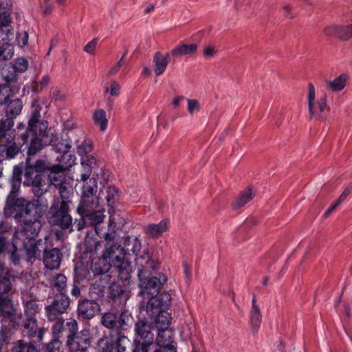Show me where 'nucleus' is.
Returning a JSON list of instances; mask_svg holds the SVG:
<instances>
[{
  "instance_id": "2",
  "label": "nucleus",
  "mask_w": 352,
  "mask_h": 352,
  "mask_svg": "<svg viewBox=\"0 0 352 352\" xmlns=\"http://www.w3.org/2000/svg\"><path fill=\"white\" fill-rule=\"evenodd\" d=\"M137 263L142 267L138 272L139 287L141 288L139 295L148 300L146 313L153 316L161 310L166 311L171 302V296L168 292L159 294L161 287L167 280L166 276L159 274L157 277L148 278V271L155 270V267L154 261L147 254L138 258Z\"/></svg>"
},
{
  "instance_id": "59",
  "label": "nucleus",
  "mask_w": 352,
  "mask_h": 352,
  "mask_svg": "<svg viewBox=\"0 0 352 352\" xmlns=\"http://www.w3.org/2000/svg\"><path fill=\"white\" fill-rule=\"evenodd\" d=\"M217 52L216 47L212 45H206L203 50V56L206 58H211L214 57Z\"/></svg>"
},
{
  "instance_id": "39",
  "label": "nucleus",
  "mask_w": 352,
  "mask_h": 352,
  "mask_svg": "<svg viewBox=\"0 0 352 352\" xmlns=\"http://www.w3.org/2000/svg\"><path fill=\"white\" fill-rule=\"evenodd\" d=\"M117 314L113 312H107L103 314L101 318L102 325L108 329H113L117 323Z\"/></svg>"
},
{
  "instance_id": "21",
  "label": "nucleus",
  "mask_w": 352,
  "mask_h": 352,
  "mask_svg": "<svg viewBox=\"0 0 352 352\" xmlns=\"http://www.w3.org/2000/svg\"><path fill=\"white\" fill-rule=\"evenodd\" d=\"M54 152L58 154H68L72 150V140L67 136L56 138L52 142Z\"/></svg>"
},
{
  "instance_id": "53",
  "label": "nucleus",
  "mask_w": 352,
  "mask_h": 352,
  "mask_svg": "<svg viewBox=\"0 0 352 352\" xmlns=\"http://www.w3.org/2000/svg\"><path fill=\"white\" fill-rule=\"evenodd\" d=\"M67 285V278L63 274H58L54 280V286L56 288V289L63 292L66 287Z\"/></svg>"
},
{
  "instance_id": "45",
  "label": "nucleus",
  "mask_w": 352,
  "mask_h": 352,
  "mask_svg": "<svg viewBox=\"0 0 352 352\" xmlns=\"http://www.w3.org/2000/svg\"><path fill=\"white\" fill-rule=\"evenodd\" d=\"M43 138H32L30 144L28 148V154H36L44 147L43 141Z\"/></svg>"
},
{
  "instance_id": "8",
  "label": "nucleus",
  "mask_w": 352,
  "mask_h": 352,
  "mask_svg": "<svg viewBox=\"0 0 352 352\" xmlns=\"http://www.w3.org/2000/svg\"><path fill=\"white\" fill-rule=\"evenodd\" d=\"M173 342L172 329L159 330L155 342H153L142 349L133 350V352H177Z\"/></svg>"
},
{
  "instance_id": "11",
  "label": "nucleus",
  "mask_w": 352,
  "mask_h": 352,
  "mask_svg": "<svg viewBox=\"0 0 352 352\" xmlns=\"http://www.w3.org/2000/svg\"><path fill=\"white\" fill-rule=\"evenodd\" d=\"M47 123L40 120V113L35 112L28 121V132L21 135L24 142H27L29 134L31 133L32 138H44L47 135Z\"/></svg>"
},
{
  "instance_id": "49",
  "label": "nucleus",
  "mask_w": 352,
  "mask_h": 352,
  "mask_svg": "<svg viewBox=\"0 0 352 352\" xmlns=\"http://www.w3.org/2000/svg\"><path fill=\"white\" fill-rule=\"evenodd\" d=\"M105 199L108 206L113 205L118 197V192L116 188L109 186L104 190Z\"/></svg>"
},
{
  "instance_id": "5",
  "label": "nucleus",
  "mask_w": 352,
  "mask_h": 352,
  "mask_svg": "<svg viewBox=\"0 0 352 352\" xmlns=\"http://www.w3.org/2000/svg\"><path fill=\"white\" fill-rule=\"evenodd\" d=\"M75 155H60L58 157L57 160L62 163L64 160H67L65 164H61L57 166H52V170L48 176L50 183L55 188L58 189L59 194L63 201H67L69 196V190L68 184L65 182L63 170L71 167L74 160L72 159Z\"/></svg>"
},
{
  "instance_id": "26",
  "label": "nucleus",
  "mask_w": 352,
  "mask_h": 352,
  "mask_svg": "<svg viewBox=\"0 0 352 352\" xmlns=\"http://www.w3.org/2000/svg\"><path fill=\"white\" fill-rule=\"evenodd\" d=\"M109 297L119 303H125L129 298V294L119 284L113 283L109 286Z\"/></svg>"
},
{
  "instance_id": "57",
  "label": "nucleus",
  "mask_w": 352,
  "mask_h": 352,
  "mask_svg": "<svg viewBox=\"0 0 352 352\" xmlns=\"http://www.w3.org/2000/svg\"><path fill=\"white\" fill-rule=\"evenodd\" d=\"M45 313L47 318L50 321L56 320L58 316L60 314L56 311V308H54L52 304L45 307Z\"/></svg>"
},
{
  "instance_id": "52",
  "label": "nucleus",
  "mask_w": 352,
  "mask_h": 352,
  "mask_svg": "<svg viewBox=\"0 0 352 352\" xmlns=\"http://www.w3.org/2000/svg\"><path fill=\"white\" fill-rule=\"evenodd\" d=\"M12 66L14 68L16 73L24 72L28 68V62L24 58H18L12 64Z\"/></svg>"
},
{
  "instance_id": "6",
  "label": "nucleus",
  "mask_w": 352,
  "mask_h": 352,
  "mask_svg": "<svg viewBox=\"0 0 352 352\" xmlns=\"http://www.w3.org/2000/svg\"><path fill=\"white\" fill-rule=\"evenodd\" d=\"M307 106L309 116L311 119L323 120L329 107L326 94H318L312 83L308 85Z\"/></svg>"
},
{
  "instance_id": "31",
  "label": "nucleus",
  "mask_w": 352,
  "mask_h": 352,
  "mask_svg": "<svg viewBox=\"0 0 352 352\" xmlns=\"http://www.w3.org/2000/svg\"><path fill=\"white\" fill-rule=\"evenodd\" d=\"M6 104V115L7 117L12 119L15 118L21 113L23 107V102L19 98L12 100Z\"/></svg>"
},
{
  "instance_id": "56",
  "label": "nucleus",
  "mask_w": 352,
  "mask_h": 352,
  "mask_svg": "<svg viewBox=\"0 0 352 352\" xmlns=\"http://www.w3.org/2000/svg\"><path fill=\"white\" fill-rule=\"evenodd\" d=\"M61 343L58 339H53L50 343H48L46 346V351L45 352H60Z\"/></svg>"
},
{
  "instance_id": "13",
  "label": "nucleus",
  "mask_w": 352,
  "mask_h": 352,
  "mask_svg": "<svg viewBox=\"0 0 352 352\" xmlns=\"http://www.w3.org/2000/svg\"><path fill=\"white\" fill-rule=\"evenodd\" d=\"M66 331H69L66 344L71 345L72 343L80 342L84 338H89L91 340L89 331L88 329H82L80 334L76 336L78 330V322L73 318L67 319L65 322Z\"/></svg>"
},
{
  "instance_id": "32",
  "label": "nucleus",
  "mask_w": 352,
  "mask_h": 352,
  "mask_svg": "<svg viewBox=\"0 0 352 352\" xmlns=\"http://www.w3.org/2000/svg\"><path fill=\"white\" fill-rule=\"evenodd\" d=\"M1 75L8 84L16 81L17 73L12 63H5L1 68Z\"/></svg>"
},
{
  "instance_id": "60",
  "label": "nucleus",
  "mask_w": 352,
  "mask_h": 352,
  "mask_svg": "<svg viewBox=\"0 0 352 352\" xmlns=\"http://www.w3.org/2000/svg\"><path fill=\"white\" fill-rule=\"evenodd\" d=\"M17 45L21 47H25L28 42V34L27 32H19L16 34Z\"/></svg>"
},
{
  "instance_id": "9",
  "label": "nucleus",
  "mask_w": 352,
  "mask_h": 352,
  "mask_svg": "<svg viewBox=\"0 0 352 352\" xmlns=\"http://www.w3.org/2000/svg\"><path fill=\"white\" fill-rule=\"evenodd\" d=\"M130 344V340L124 336L116 340L112 337L104 336L98 340L97 347L99 352H127Z\"/></svg>"
},
{
  "instance_id": "17",
  "label": "nucleus",
  "mask_w": 352,
  "mask_h": 352,
  "mask_svg": "<svg viewBox=\"0 0 352 352\" xmlns=\"http://www.w3.org/2000/svg\"><path fill=\"white\" fill-rule=\"evenodd\" d=\"M32 155H28V157L25 161L26 168L25 170V175L26 177L31 176L34 172L36 173H42L45 171L46 170H52V166H51L49 163L46 162L43 160H36L35 163L33 164L32 163Z\"/></svg>"
},
{
  "instance_id": "44",
  "label": "nucleus",
  "mask_w": 352,
  "mask_h": 352,
  "mask_svg": "<svg viewBox=\"0 0 352 352\" xmlns=\"http://www.w3.org/2000/svg\"><path fill=\"white\" fill-rule=\"evenodd\" d=\"M50 98L54 102H63L67 98V94L59 87H52L50 90Z\"/></svg>"
},
{
  "instance_id": "30",
  "label": "nucleus",
  "mask_w": 352,
  "mask_h": 352,
  "mask_svg": "<svg viewBox=\"0 0 352 352\" xmlns=\"http://www.w3.org/2000/svg\"><path fill=\"white\" fill-rule=\"evenodd\" d=\"M169 54L163 56L160 52H157L153 56L154 72L156 76L162 75L166 70L168 60Z\"/></svg>"
},
{
  "instance_id": "48",
  "label": "nucleus",
  "mask_w": 352,
  "mask_h": 352,
  "mask_svg": "<svg viewBox=\"0 0 352 352\" xmlns=\"http://www.w3.org/2000/svg\"><path fill=\"white\" fill-rule=\"evenodd\" d=\"M65 331H66L65 321L60 320L56 322L52 328L54 339L58 340Z\"/></svg>"
},
{
  "instance_id": "61",
  "label": "nucleus",
  "mask_w": 352,
  "mask_h": 352,
  "mask_svg": "<svg viewBox=\"0 0 352 352\" xmlns=\"http://www.w3.org/2000/svg\"><path fill=\"white\" fill-rule=\"evenodd\" d=\"M98 38H94L89 42L84 47V51L89 54L94 55L98 45Z\"/></svg>"
},
{
  "instance_id": "33",
  "label": "nucleus",
  "mask_w": 352,
  "mask_h": 352,
  "mask_svg": "<svg viewBox=\"0 0 352 352\" xmlns=\"http://www.w3.org/2000/svg\"><path fill=\"white\" fill-rule=\"evenodd\" d=\"M253 196L254 194L252 192V189L250 187L246 188L245 190H243L239 195V196L233 202V208L238 209L242 207L243 206L250 201L252 199Z\"/></svg>"
},
{
  "instance_id": "7",
  "label": "nucleus",
  "mask_w": 352,
  "mask_h": 352,
  "mask_svg": "<svg viewBox=\"0 0 352 352\" xmlns=\"http://www.w3.org/2000/svg\"><path fill=\"white\" fill-rule=\"evenodd\" d=\"M5 270L4 265L0 262V316L1 320L8 319L12 322L15 311L11 299L4 296L11 288L10 279L3 276Z\"/></svg>"
},
{
  "instance_id": "47",
  "label": "nucleus",
  "mask_w": 352,
  "mask_h": 352,
  "mask_svg": "<svg viewBox=\"0 0 352 352\" xmlns=\"http://www.w3.org/2000/svg\"><path fill=\"white\" fill-rule=\"evenodd\" d=\"M14 126L12 118L8 117L6 119L0 120V139L5 137L6 133Z\"/></svg>"
},
{
  "instance_id": "1",
  "label": "nucleus",
  "mask_w": 352,
  "mask_h": 352,
  "mask_svg": "<svg viewBox=\"0 0 352 352\" xmlns=\"http://www.w3.org/2000/svg\"><path fill=\"white\" fill-rule=\"evenodd\" d=\"M114 221L110 219L109 226H113V228L104 234L105 249L97 261H94V256L100 247V243L96 238L86 235L84 253L91 260V267L94 274L101 275L112 269L120 280L127 281L131 278L132 266L126 256L127 251L118 242L119 236L114 230Z\"/></svg>"
},
{
  "instance_id": "51",
  "label": "nucleus",
  "mask_w": 352,
  "mask_h": 352,
  "mask_svg": "<svg viewBox=\"0 0 352 352\" xmlns=\"http://www.w3.org/2000/svg\"><path fill=\"white\" fill-rule=\"evenodd\" d=\"M12 352H38V351L34 346L25 344L23 341L20 340L12 349Z\"/></svg>"
},
{
  "instance_id": "54",
  "label": "nucleus",
  "mask_w": 352,
  "mask_h": 352,
  "mask_svg": "<svg viewBox=\"0 0 352 352\" xmlns=\"http://www.w3.org/2000/svg\"><path fill=\"white\" fill-rule=\"evenodd\" d=\"M324 34L327 37H337L339 35V25H331L324 28Z\"/></svg>"
},
{
  "instance_id": "50",
  "label": "nucleus",
  "mask_w": 352,
  "mask_h": 352,
  "mask_svg": "<svg viewBox=\"0 0 352 352\" xmlns=\"http://www.w3.org/2000/svg\"><path fill=\"white\" fill-rule=\"evenodd\" d=\"M25 314L27 317H35L38 310V307L36 301L29 300L25 303Z\"/></svg>"
},
{
  "instance_id": "58",
  "label": "nucleus",
  "mask_w": 352,
  "mask_h": 352,
  "mask_svg": "<svg viewBox=\"0 0 352 352\" xmlns=\"http://www.w3.org/2000/svg\"><path fill=\"white\" fill-rule=\"evenodd\" d=\"M108 91L111 96H118L120 94V85L118 82L113 80L111 82L110 87L106 88V91Z\"/></svg>"
},
{
  "instance_id": "55",
  "label": "nucleus",
  "mask_w": 352,
  "mask_h": 352,
  "mask_svg": "<svg viewBox=\"0 0 352 352\" xmlns=\"http://www.w3.org/2000/svg\"><path fill=\"white\" fill-rule=\"evenodd\" d=\"M126 56V53L125 52L122 54V56L120 58V60L110 68V69L108 72L109 75L113 76L118 72V71L120 69V68L125 63Z\"/></svg>"
},
{
  "instance_id": "41",
  "label": "nucleus",
  "mask_w": 352,
  "mask_h": 352,
  "mask_svg": "<svg viewBox=\"0 0 352 352\" xmlns=\"http://www.w3.org/2000/svg\"><path fill=\"white\" fill-rule=\"evenodd\" d=\"M187 102V111L190 116H194L201 111L200 102L195 98H186Z\"/></svg>"
},
{
  "instance_id": "28",
  "label": "nucleus",
  "mask_w": 352,
  "mask_h": 352,
  "mask_svg": "<svg viewBox=\"0 0 352 352\" xmlns=\"http://www.w3.org/2000/svg\"><path fill=\"white\" fill-rule=\"evenodd\" d=\"M151 316L155 317L154 322L157 331L170 329L171 316L167 311L161 310Z\"/></svg>"
},
{
  "instance_id": "23",
  "label": "nucleus",
  "mask_w": 352,
  "mask_h": 352,
  "mask_svg": "<svg viewBox=\"0 0 352 352\" xmlns=\"http://www.w3.org/2000/svg\"><path fill=\"white\" fill-rule=\"evenodd\" d=\"M349 76L345 74H341L333 80L325 81L326 86L333 93L342 91L346 86Z\"/></svg>"
},
{
  "instance_id": "43",
  "label": "nucleus",
  "mask_w": 352,
  "mask_h": 352,
  "mask_svg": "<svg viewBox=\"0 0 352 352\" xmlns=\"http://www.w3.org/2000/svg\"><path fill=\"white\" fill-rule=\"evenodd\" d=\"M352 38V24L339 25L338 39L346 41Z\"/></svg>"
},
{
  "instance_id": "36",
  "label": "nucleus",
  "mask_w": 352,
  "mask_h": 352,
  "mask_svg": "<svg viewBox=\"0 0 352 352\" xmlns=\"http://www.w3.org/2000/svg\"><path fill=\"white\" fill-rule=\"evenodd\" d=\"M98 190L97 181L95 178H91L89 181L84 184L82 188V197L88 198L96 197V195Z\"/></svg>"
},
{
  "instance_id": "24",
  "label": "nucleus",
  "mask_w": 352,
  "mask_h": 352,
  "mask_svg": "<svg viewBox=\"0 0 352 352\" xmlns=\"http://www.w3.org/2000/svg\"><path fill=\"white\" fill-rule=\"evenodd\" d=\"M262 315L259 307L256 305L255 297L252 300V309L250 312V324L252 331L256 332L261 326Z\"/></svg>"
},
{
  "instance_id": "29",
  "label": "nucleus",
  "mask_w": 352,
  "mask_h": 352,
  "mask_svg": "<svg viewBox=\"0 0 352 352\" xmlns=\"http://www.w3.org/2000/svg\"><path fill=\"white\" fill-rule=\"evenodd\" d=\"M19 87H11L10 84L2 83L0 84V105H3L10 101V99L14 96V94L19 93Z\"/></svg>"
},
{
  "instance_id": "19",
  "label": "nucleus",
  "mask_w": 352,
  "mask_h": 352,
  "mask_svg": "<svg viewBox=\"0 0 352 352\" xmlns=\"http://www.w3.org/2000/svg\"><path fill=\"white\" fill-rule=\"evenodd\" d=\"M99 197H91L88 198L86 197H82L81 201L77 208L78 212L80 214L82 218L87 215L88 214L95 211L99 206Z\"/></svg>"
},
{
  "instance_id": "35",
  "label": "nucleus",
  "mask_w": 352,
  "mask_h": 352,
  "mask_svg": "<svg viewBox=\"0 0 352 352\" xmlns=\"http://www.w3.org/2000/svg\"><path fill=\"white\" fill-rule=\"evenodd\" d=\"M93 120L94 123L99 126L101 131H104L107 127L108 118L106 111L102 109H96L93 113Z\"/></svg>"
},
{
  "instance_id": "42",
  "label": "nucleus",
  "mask_w": 352,
  "mask_h": 352,
  "mask_svg": "<svg viewBox=\"0 0 352 352\" xmlns=\"http://www.w3.org/2000/svg\"><path fill=\"white\" fill-rule=\"evenodd\" d=\"M52 305L56 308V311L61 314L67 310L69 305V300L67 297L60 296L54 300Z\"/></svg>"
},
{
  "instance_id": "3",
  "label": "nucleus",
  "mask_w": 352,
  "mask_h": 352,
  "mask_svg": "<svg viewBox=\"0 0 352 352\" xmlns=\"http://www.w3.org/2000/svg\"><path fill=\"white\" fill-rule=\"evenodd\" d=\"M36 205L30 211H23L19 217H16V212L10 214L17 222L23 223L22 230L16 232L17 237L35 239L38 234L41 227L39 219L47 210L48 204L45 199H41Z\"/></svg>"
},
{
  "instance_id": "16",
  "label": "nucleus",
  "mask_w": 352,
  "mask_h": 352,
  "mask_svg": "<svg viewBox=\"0 0 352 352\" xmlns=\"http://www.w3.org/2000/svg\"><path fill=\"white\" fill-rule=\"evenodd\" d=\"M7 252L12 262L16 265L21 260V256L18 253L17 244L15 241L10 242L3 236H0V254Z\"/></svg>"
},
{
  "instance_id": "40",
  "label": "nucleus",
  "mask_w": 352,
  "mask_h": 352,
  "mask_svg": "<svg viewBox=\"0 0 352 352\" xmlns=\"http://www.w3.org/2000/svg\"><path fill=\"white\" fill-rule=\"evenodd\" d=\"M13 55V46L8 42H3L0 46V61L10 59Z\"/></svg>"
},
{
  "instance_id": "18",
  "label": "nucleus",
  "mask_w": 352,
  "mask_h": 352,
  "mask_svg": "<svg viewBox=\"0 0 352 352\" xmlns=\"http://www.w3.org/2000/svg\"><path fill=\"white\" fill-rule=\"evenodd\" d=\"M45 329L38 328L37 320L35 317H27L24 324L23 333L27 336L32 338L37 336L39 341H42Z\"/></svg>"
},
{
  "instance_id": "37",
  "label": "nucleus",
  "mask_w": 352,
  "mask_h": 352,
  "mask_svg": "<svg viewBox=\"0 0 352 352\" xmlns=\"http://www.w3.org/2000/svg\"><path fill=\"white\" fill-rule=\"evenodd\" d=\"M91 340L89 338H84L80 342H74L71 345H67L69 352H88L90 346Z\"/></svg>"
},
{
  "instance_id": "27",
  "label": "nucleus",
  "mask_w": 352,
  "mask_h": 352,
  "mask_svg": "<svg viewBox=\"0 0 352 352\" xmlns=\"http://www.w3.org/2000/svg\"><path fill=\"white\" fill-rule=\"evenodd\" d=\"M197 51L196 43L184 44L180 43L171 50V55L174 57L182 56H192Z\"/></svg>"
},
{
  "instance_id": "10",
  "label": "nucleus",
  "mask_w": 352,
  "mask_h": 352,
  "mask_svg": "<svg viewBox=\"0 0 352 352\" xmlns=\"http://www.w3.org/2000/svg\"><path fill=\"white\" fill-rule=\"evenodd\" d=\"M135 331L136 336L134 341L137 346L134 350H141L153 342L154 335L151 327L144 320L140 319L136 322Z\"/></svg>"
},
{
  "instance_id": "4",
  "label": "nucleus",
  "mask_w": 352,
  "mask_h": 352,
  "mask_svg": "<svg viewBox=\"0 0 352 352\" xmlns=\"http://www.w3.org/2000/svg\"><path fill=\"white\" fill-rule=\"evenodd\" d=\"M22 173L21 167L16 166L14 168L12 189L8 196L6 205L5 207L6 212L12 214L16 212V217L21 216L23 211H30L34 206H37L38 201H41L43 197H38L32 201H28L22 197H18V192L21 184V175Z\"/></svg>"
},
{
  "instance_id": "12",
  "label": "nucleus",
  "mask_w": 352,
  "mask_h": 352,
  "mask_svg": "<svg viewBox=\"0 0 352 352\" xmlns=\"http://www.w3.org/2000/svg\"><path fill=\"white\" fill-rule=\"evenodd\" d=\"M49 215L50 223L59 226L62 229H68L72 226V217L67 212L66 201L63 200L58 210L55 211L54 207L50 208Z\"/></svg>"
},
{
  "instance_id": "14",
  "label": "nucleus",
  "mask_w": 352,
  "mask_h": 352,
  "mask_svg": "<svg viewBox=\"0 0 352 352\" xmlns=\"http://www.w3.org/2000/svg\"><path fill=\"white\" fill-rule=\"evenodd\" d=\"M62 256L61 251L57 248L45 249L43 250L42 261L46 268L49 270H56L60 265Z\"/></svg>"
},
{
  "instance_id": "22",
  "label": "nucleus",
  "mask_w": 352,
  "mask_h": 352,
  "mask_svg": "<svg viewBox=\"0 0 352 352\" xmlns=\"http://www.w3.org/2000/svg\"><path fill=\"white\" fill-rule=\"evenodd\" d=\"M80 162L83 169V173L80 175V181L85 182L89 178L97 162L94 155H81Z\"/></svg>"
},
{
  "instance_id": "46",
  "label": "nucleus",
  "mask_w": 352,
  "mask_h": 352,
  "mask_svg": "<svg viewBox=\"0 0 352 352\" xmlns=\"http://www.w3.org/2000/svg\"><path fill=\"white\" fill-rule=\"evenodd\" d=\"M10 31V16L6 13L3 12L0 14V34L6 33L8 34Z\"/></svg>"
},
{
  "instance_id": "64",
  "label": "nucleus",
  "mask_w": 352,
  "mask_h": 352,
  "mask_svg": "<svg viewBox=\"0 0 352 352\" xmlns=\"http://www.w3.org/2000/svg\"><path fill=\"white\" fill-rule=\"evenodd\" d=\"M131 243L132 248L131 250L133 252V254L137 255L140 252L142 248L141 241L137 237H135L132 239Z\"/></svg>"
},
{
  "instance_id": "38",
  "label": "nucleus",
  "mask_w": 352,
  "mask_h": 352,
  "mask_svg": "<svg viewBox=\"0 0 352 352\" xmlns=\"http://www.w3.org/2000/svg\"><path fill=\"white\" fill-rule=\"evenodd\" d=\"M94 144L91 140L84 139L76 144V152L78 154H88L93 151Z\"/></svg>"
},
{
  "instance_id": "34",
  "label": "nucleus",
  "mask_w": 352,
  "mask_h": 352,
  "mask_svg": "<svg viewBox=\"0 0 352 352\" xmlns=\"http://www.w3.org/2000/svg\"><path fill=\"white\" fill-rule=\"evenodd\" d=\"M168 229L167 221L162 220L157 224H149L147 227V234L152 237H158Z\"/></svg>"
},
{
  "instance_id": "62",
  "label": "nucleus",
  "mask_w": 352,
  "mask_h": 352,
  "mask_svg": "<svg viewBox=\"0 0 352 352\" xmlns=\"http://www.w3.org/2000/svg\"><path fill=\"white\" fill-rule=\"evenodd\" d=\"M5 151L6 152V154H18L21 151V147L16 144H12L8 148H6L4 146L1 145L0 152L4 153Z\"/></svg>"
},
{
  "instance_id": "20",
  "label": "nucleus",
  "mask_w": 352,
  "mask_h": 352,
  "mask_svg": "<svg viewBox=\"0 0 352 352\" xmlns=\"http://www.w3.org/2000/svg\"><path fill=\"white\" fill-rule=\"evenodd\" d=\"M23 243L24 258L27 262L32 261L36 258V256L39 252V241L36 239H21Z\"/></svg>"
},
{
  "instance_id": "15",
  "label": "nucleus",
  "mask_w": 352,
  "mask_h": 352,
  "mask_svg": "<svg viewBox=\"0 0 352 352\" xmlns=\"http://www.w3.org/2000/svg\"><path fill=\"white\" fill-rule=\"evenodd\" d=\"M100 311L99 304L94 300H85L79 302L78 315L84 319L92 318Z\"/></svg>"
},
{
  "instance_id": "25",
  "label": "nucleus",
  "mask_w": 352,
  "mask_h": 352,
  "mask_svg": "<svg viewBox=\"0 0 352 352\" xmlns=\"http://www.w3.org/2000/svg\"><path fill=\"white\" fill-rule=\"evenodd\" d=\"M104 218V215L103 212L98 210L88 214L82 218V219L86 224L95 226L96 233L100 236L102 234V230L100 229V224L103 221Z\"/></svg>"
},
{
  "instance_id": "63",
  "label": "nucleus",
  "mask_w": 352,
  "mask_h": 352,
  "mask_svg": "<svg viewBox=\"0 0 352 352\" xmlns=\"http://www.w3.org/2000/svg\"><path fill=\"white\" fill-rule=\"evenodd\" d=\"M130 319V316L126 312H122L120 315L119 318L117 320V322L119 324L120 327L122 329H126L128 325V321Z\"/></svg>"
}]
</instances>
